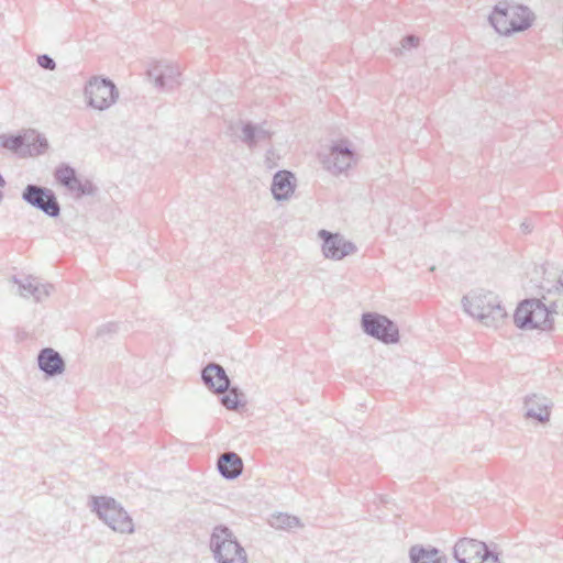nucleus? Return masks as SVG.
<instances>
[{"label": "nucleus", "mask_w": 563, "mask_h": 563, "mask_svg": "<svg viewBox=\"0 0 563 563\" xmlns=\"http://www.w3.org/2000/svg\"><path fill=\"white\" fill-rule=\"evenodd\" d=\"M37 365L47 377L63 374L66 367L62 355L52 347H44L38 352Z\"/></svg>", "instance_id": "4468645a"}, {"label": "nucleus", "mask_w": 563, "mask_h": 563, "mask_svg": "<svg viewBox=\"0 0 563 563\" xmlns=\"http://www.w3.org/2000/svg\"><path fill=\"white\" fill-rule=\"evenodd\" d=\"M361 325L363 331L384 343H397L399 341L398 327L387 317L376 312L362 314Z\"/></svg>", "instance_id": "0eeeda50"}, {"label": "nucleus", "mask_w": 563, "mask_h": 563, "mask_svg": "<svg viewBox=\"0 0 563 563\" xmlns=\"http://www.w3.org/2000/svg\"><path fill=\"white\" fill-rule=\"evenodd\" d=\"M555 301H550V307H547L539 299H528L522 301L518 308L516 309L514 321L515 324L520 329H542L548 330L552 328L553 319L552 314H558L552 303Z\"/></svg>", "instance_id": "7ed1b4c3"}, {"label": "nucleus", "mask_w": 563, "mask_h": 563, "mask_svg": "<svg viewBox=\"0 0 563 563\" xmlns=\"http://www.w3.org/2000/svg\"><path fill=\"white\" fill-rule=\"evenodd\" d=\"M356 249H321L322 256L327 260L340 261L353 254Z\"/></svg>", "instance_id": "bb28decb"}, {"label": "nucleus", "mask_w": 563, "mask_h": 563, "mask_svg": "<svg viewBox=\"0 0 563 563\" xmlns=\"http://www.w3.org/2000/svg\"><path fill=\"white\" fill-rule=\"evenodd\" d=\"M462 303L466 313L486 327H497L507 316L498 297L490 291L466 295L463 297Z\"/></svg>", "instance_id": "f03ea898"}, {"label": "nucleus", "mask_w": 563, "mask_h": 563, "mask_svg": "<svg viewBox=\"0 0 563 563\" xmlns=\"http://www.w3.org/2000/svg\"><path fill=\"white\" fill-rule=\"evenodd\" d=\"M13 283L18 285V292L24 298L33 297L35 301H42L48 297L53 285L41 284L37 278L33 276H26L22 279L13 277Z\"/></svg>", "instance_id": "ddd939ff"}, {"label": "nucleus", "mask_w": 563, "mask_h": 563, "mask_svg": "<svg viewBox=\"0 0 563 563\" xmlns=\"http://www.w3.org/2000/svg\"><path fill=\"white\" fill-rule=\"evenodd\" d=\"M478 563H500V562H499L497 555L493 554L492 552H489L487 550L486 553H484V555L481 558Z\"/></svg>", "instance_id": "2f4dec72"}, {"label": "nucleus", "mask_w": 563, "mask_h": 563, "mask_svg": "<svg viewBox=\"0 0 563 563\" xmlns=\"http://www.w3.org/2000/svg\"><path fill=\"white\" fill-rule=\"evenodd\" d=\"M269 523L275 529H285V530H290V529L302 526L299 518H297L296 516L287 515V514H278L276 516H273Z\"/></svg>", "instance_id": "b1692460"}, {"label": "nucleus", "mask_w": 563, "mask_h": 563, "mask_svg": "<svg viewBox=\"0 0 563 563\" xmlns=\"http://www.w3.org/2000/svg\"><path fill=\"white\" fill-rule=\"evenodd\" d=\"M552 292H555L558 295L555 301L552 303L553 309L556 313L563 314V271L559 274L556 278L554 290H552L551 288L548 289L549 295Z\"/></svg>", "instance_id": "a878e982"}, {"label": "nucleus", "mask_w": 563, "mask_h": 563, "mask_svg": "<svg viewBox=\"0 0 563 563\" xmlns=\"http://www.w3.org/2000/svg\"><path fill=\"white\" fill-rule=\"evenodd\" d=\"M119 331V323L117 322H108L100 325L97 330V336L106 338L111 336L112 334Z\"/></svg>", "instance_id": "c85d7f7f"}, {"label": "nucleus", "mask_w": 563, "mask_h": 563, "mask_svg": "<svg viewBox=\"0 0 563 563\" xmlns=\"http://www.w3.org/2000/svg\"><path fill=\"white\" fill-rule=\"evenodd\" d=\"M418 44H419V38L417 36H415V35H406L401 40V46L405 49H409V48L416 47V46H418Z\"/></svg>", "instance_id": "7c9ffc66"}, {"label": "nucleus", "mask_w": 563, "mask_h": 563, "mask_svg": "<svg viewBox=\"0 0 563 563\" xmlns=\"http://www.w3.org/2000/svg\"><path fill=\"white\" fill-rule=\"evenodd\" d=\"M203 384L214 393H225L230 387V378L218 363H209L201 372Z\"/></svg>", "instance_id": "f8f14e48"}, {"label": "nucleus", "mask_w": 563, "mask_h": 563, "mask_svg": "<svg viewBox=\"0 0 563 563\" xmlns=\"http://www.w3.org/2000/svg\"><path fill=\"white\" fill-rule=\"evenodd\" d=\"M22 199L49 218L60 214V206L55 192L40 185L29 184L22 191Z\"/></svg>", "instance_id": "6e6552de"}, {"label": "nucleus", "mask_w": 563, "mask_h": 563, "mask_svg": "<svg viewBox=\"0 0 563 563\" xmlns=\"http://www.w3.org/2000/svg\"><path fill=\"white\" fill-rule=\"evenodd\" d=\"M69 191L75 192L78 198L84 196H93L96 195L98 188L96 185L89 179H80L79 177L75 180L71 187L68 188Z\"/></svg>", "instance_id": "393cba45"}, {"label": "nucleus", "mask_w": 563, "mask_h": 563, "mask_svg": "<svg viewBox=\"0 0 563 563\" xmlns=\"http://www.w3.org/2000/svg\"><path fill=\"white\" fill-rule=\"evenodd\" d=\"M533 222L531 219H525L520 224V230L523 234H528L532 231Z\"/></svg>", "instance_id": "473e14b6"}, {"label": "nucleus", "mask_w": 563, "mask_h": 563, "mask_svg": "<svg viewBox=\"0 0 563 563\" xmlns=\"http://www.w3.org/2000/svg\"><path fill=\"white\" fill-rule=\"evenodd\" d=\"M3 199V192L0 190V202L2 201Z\"/></svg>", "instance_id": "72a5a7b5"}, {"label": "nucleus", "mask_w": 563, "mask_h": 563, "mask_svg": "<svg viewBox=\"0 0 563 563\" xmlns=\"http://www.w3.org/2000/svg\"><path fill=\"white\" fill-rule=\"evenodd\" d=\"M24 157L42 155L48 148L47 139L35 130L24 131Z\"/></svg>", "instance_id": "6ab92c4d"}, {"label": "nucleus", "mask_w": 563, "mask_h": 563, "mask_svg": "<svg viewBox=\"0 0 563 563\" xmlns=\"http://www.w3.org/2000/svg\"><path fill=\"white\" fill-rule=\"evenodd\" d=\"M24 132L15 135H0V147L10 150L11 152L24 157Z\"/></svg>", "instance_id": "412c9836"}, {"label": "nucleus", "mask_w": 563, "mask_h": 563, "mask_svg": "<svg viewBox=\"0 0 563 563\" xmlns=\"http://www.w3.org/2000/svg\"><path fill=\"white\" fill-rule=\"evenodd\" d=\"M210 549L218 563H247V555L233 532L225 526L214 527Z\"/></svg>", "instance_id": "20e7f679"}, {"label": "nucleus", "mask_w": 563, "mask_h": 563, "mask_svg": "<svg viewBox=\"0 0 563 563\" xmlns=\"http://www.w3.org/2000/svg\"><path fill=\"white\" fill-rule=\"evenodd\" d=\"M354 162L355 152L351 146V142L346 139H341L333 143L329 154L321 156L323 168L333 175L346 172Z\"/></svg>", "instance_id": "1a4fd4ad"}, {"label": "nucleus", "mask_w": 563, "mask_h": 563, "mask_svg": "<svg viewBox=\"0 0 563 563\" xmlns=\"http://www.w3.org/2000/svg\"><path fill=\"white\" fill-rule=\"evenodd\" d=\"M148 77L154 80V84L159 89L173 88L174 84V69L169 65L158 63L148 70Z\"/></svg>", "instance_id": "aec40b11"}, {"label": "nucleus", "mask_w": 563, "mask_h": 563, "mask_svg": "<svg viewBox=\"0 0 563 563\" xmlns=\"http://www.w3.org/2000/svg\"><path fill=\"white\" fill-rule=\"evenodd\" d=\"M534 21V13L525 4L499 1L492 10L488 22L504 36L528 30Z\"/></svg>", "instance_id": "f257e3e1"}, {"label": "nucleus", "mask_w": 563, "mask_h": 563, "mask_svg": "<svg viewBox=\"0 0 563 563\" xmlns=\"http://www.w3.org/2000/svg\"><path fill=\"white\" fill-rule=\"evenodd\" d=\"M318 236L323 241L322 246H355L340 233H332L328 230H320Z\"/></svg>", "instance_id": "5701e85b"}, {"label": "nucleus", "mask_w": 563, "mask_h": 563, "mask_svg": "<svg viewBox=\"0 0 563 563\" xmlns=\"http://www.w3.org/2000/svg\"><path fill=\"white\" fill-rule=\"evenodd\" d=\"M296 188L295 176L288 170H278L272 181V194L277 201L287 200Z\"/></svg>", "instance_id": "dca6fc26"}, {"label": "nucleus", "mask_w": 563, "mask_h": 563, "mask_svg": "<svg viewBox=\"0 0 563 563\" xmlns=\"http://www.w3.org/2000/svg\"><path fill=\"white\" fill-rule=\"evenodd\" d=\"M228 394L223 395L221 398V404L229 410L238 409L239 407V394L238 388L233 387L227 390Z\"/></svg>", "instance_id": "cd10ccee"}, {"label": "nucleus", "mask_w": 563, "mask_h": 563, "mask_svg": "<svg viewBox=\"0 0 563 563\" xmlns=\"http://www.w3.org/2000/svg\"><path fill=\"white\" fill-rule=\"evenodd\" d=\"M273 133L265 124H255L251 121H241L240 140L249 147L254 148L261 143L269 142Z\"/></svg>", "instance_id": "2eb2a0df"}, {"label": "nucleus", "mask_w": 563, "mask_h": 563, "mask_svg": "<svg viewBox=\"0 0 563 563\" xmlns=\"http://www.w3.org/2000/svg\"><path fill=\"white\" fill-rule=\"evenodd\" d=\"M411 563H446V558L435 548L413 545L409 550Z\"/></svg>", "instance_id": "a211bd4d"}, {"label": "nucleus", "mask_w": 563, "mask_h": 563, "mask_svg": "<svg viewBox=\"0 0 563 563\" xmlns=\"http://www.w3.org/2000/svg\"><path fill=\"white\" fill-rule=\"evenodd\" d=\"M554 402L540 393H531L522 398V416L526 420L547 426L552 416Z\"/></svg>", "instance_id": "9d476101"}, {"label": "nucleus", "mask_w": 563, "mask_h": 563, "mask_svg": "<svg viewBox=\"0 0 563 563\" xmlns=\"http://www.w3.org/2000/svg\"><path fill=\"white\" fill-rule=\"evenodd\" d=\"M85 96L89 107L102 111L117 101L119 91L111 79L92 77L85 87Z\"/></svg>", "instance_id": "423d86ee"}, {"label": "nucleus", "mask_w": 563, "mask_h": 563, "mask_svg": "<svg viewBox=\"0 0 563 563\" xmlns=\"http://www.w3.org/2000/svg\"><path fill=\"white\" fill-rule=\"evenodd\" d=\"M37 64L46 70H54L56 68L55 60L47 54H42L37 56Z\"/></svg>", "instance_id": "c756f323"}, {"label": "nucleus", "mask_w": 563, "mask_h": 563, "mask_svg": "<svg viewBox=\"0 0 563 563\" xmlns=\"http://www.w3.org/2000/svg\"><path fill=\"white\" fill-rule=\"evenodd\" d=\"M92 511L115 532L132 533L134 531L131 517L121 505L111 497H92Z\"/></svg>", "instance_id": "39448f33"}, {"label": "nucleus", "mask_w": 563, "mask_h": 563, "mask_svg": "<svg viewBox=\"0 0 563 563\" xmlns=\"http://www.w3.org/2000/svg\"><path fill=\"white\" fill-rule=\"evenodd\" d=\"M219 473L227 479H234L242 474L243 462L235 452H225L218 459Z\"/></svg>", "instance_id": "f3484780"}, {"label": "nucleus", "mask_w": 563, "mask_h": 563, "mask_svg": "<svg viewBox=\"0 0 563 563\" xmlns=\"http://www.w3.org/2000/svg\"><path fill=\"white\" fill-rule=\"evenodd\" d=\"M55 179L58 184L66 187H71L75 180L78 178L75 168L67 164H60L54 173Z\"/></svg>", "instance_id": "4be33fe9"}, {"label": "nucleus", "mask_w": 563, "mask_h": 563, "mask_svg": "<svg viewBox=\"0 0 563 563\" xmlns=\"http://www.w3.org/2000/svg\"><path fill=\"white\" fill-rule=\"evenodd\" d=\"M487 549L482 541L463 538L455 543L453 555L459 563H478Z\"/></svg>", "instance_id": "9b49d317"}]
</instances>
